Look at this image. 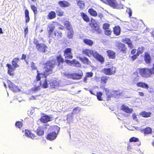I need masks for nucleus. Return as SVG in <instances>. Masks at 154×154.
Masks as SVG:
<instances>
[{
    "label": "nucleus",
    "mask_w": 154,
    "mask_h": 154,
    "mask_svg": "<svg viewBox=\"0 0 154 154\" xmlns=\"http://www.w3.org/2000/svg\"><path fill=\"white\" fill-rule=\"evenodd\" d=\"M58 34L57 35L58 38H61L62 37V33L60 31H57V32Z\"/></svg>",
    "instance_id": "55"
},
{
    "label": "nucleus",
    "mask_w": 154,
    "mask_h": 154,
    "mask_svg": "<svg viewBox=\"0 0 154 154\" xmlns=\"http://www.w3.org/2000/svg\"><path fill=\"white\" fill-rule=\"evenodd\" d=\"M77 5L80 9H82L85 7V2L82 0H78L77 2Z\"/></svg>",
    "instance_id": "38"
},
{
    "label": "nucleus",
    "mask_w": 154,
    "mask_h": 154,
    "mask_svg": "<svg viewBox=\"0 0 154 154\" xmlns=\"http://www.w3.org/2000/svg\"><path fill=\"white\" fill-rule=\"evenodd\" d=\"M137 70L138 71L140 75L143 77L147 78L151 77L154 75L150 68H138Z\"/></svg>",
    "instance_id": "3"
},
{
    "label": "nucleus",
    "mask_w": 154,
    "mask_h": 154,
    "mask_svg": "<svg viewBox=\"0 0 154 154\" xmlns=\"http://www.w3.org/2000/svg\"><path fill=\"white\" fill-rule=\"evenodd\" d=\"M57 133L55 131L50 132L48 134L46 137V138L49 140H52L55 139L57 136Z\"/></svg>",
    "instance_id": "15"
},
{
    "label": "nucleus",
    "mask_w": 154,
    "mask_h": 154,
    "mask_svg": "<svg viewBox=\"0 0 154 154\" xmlns=\"http://www.w3.org/2000/svg\"><path fill=\"white\" fill-rule=\"evenodd\" d=\"M122 41L127 45L131 41L129 38H126L122 39Z\"/></svg>",
    "instance_id": "48"
},
{
    "label": "nucleus",
    "mask_w": 154,
    "mask_h": 154,
    "mask_svg": "<svg viewBox=\"0 0 154 154\" xmlns=\"http://www.w3.org/2000/svg\"><path fill=\"white\" fill-rule=\"evenodd\" d=\"M31 67L32 70H38L37 69V66H36L35 63L33 62L31 63Z\"/></svg>",
    "instance_id": "47"
},
{
    "label": "nucleus",
    "mask_w": 154,
    "mask_h": 154,
    "mask_svg": "<svg viewBox=\"0 0 154 154\" xmlns=\"http://www.w3.org/2000/svg\"><path fill=\"white\" fill-rule=\"evenodd\" d=\"M79 60L84 64L89 65L91 64V62L89 59L85 57H79Z\"/></svg>",
    "instance_id": "27"
},
{
    "label": "nucleus",
    "mask_w": 154,
    "mask_h": 154,
    "mask_svg": "<svg viewBox=\"0 0 154 154\" xmlns=\"http://www.w3.org/2000/svg\"><path fill=\"white\" fill-rule=\"evenodd\" d=\"M28 32V28L27 27H26L24 29V32L25 34H26Z\"/></svg>",
    "instance_id": "62"
},
{
    "label": "nucleus",
    "mask_w": 154,
    "mask_h": 154,
    "mask_svg": "<svg viewBox=\"0 0 154 154\" xmlns=\"http://www.w3.org/2000/svg\"><path fill=\"white\" fill-rule=\"evenodd\" d=\"M56 12L57 15L60 17H61L64 15V12L59 7H57Z\"/></svg>",
    "instance_id": "39"
},
{
    "label": "nucleus",
    "mask_w": 154,
    "mask_h": 154,
    "mask_svg": "<svg viewBox=\"0 0 154 154\" xmlns=\"http://www.w3.org/2000/svg\"><path fill=\"white\" fill-rule=\"evenodd\" d=\"M33 43L35 45L36 48L38 50H41L42 52L44 53L47 51L48 47L45 44L39 43L38 40L36 39H34Z\"/></svg>",
    "instance_id": "6"
},
{
    "label": "nucleus",
    "mask_w": 154,
    "mask_h": 154,
    "mask_svg": "<svg viewBox=\"0 0 154 154\" xmlns=\"http://www.w3.org/2000/svg\"><path fill=\"white\" fill-rule=\"evenodd\" d=\"M141 131L143 132L145 135H146L151 134L152 131L151 128L148 127L143 129L141 130Z\"/></svg>",
    "instance_id": "28"
},
{
    "label": "nucleus",
    "mask_w": 154,
    "mask_h": 154,
    "mask_svg": "<svg viewBox=\"0 0 154 154\" xmlns=\"http://www.w3.org/2000/svg\"><path fill=\"white\" fill-rule=\"evenodd\" d=\"M81 16L83 20L86 22L88 23L90 21V19L88 16L85 13L81 12L80 13Z\"/></svg>",
    "instance_id": "31"
},
{
    "label": "nucleus",
    "mask_w": 154,
    "mask_h": 154,
    "mask_svg": "<svg viewBox=\"0 0 154 154\" xmlns=\"http://www.w3.org/2000/svg\"><path fill=\"white\" fill-rule=\"evenodd\" d=\"M144 60L147 64H150L151 62V57L149 54L147 52L145 53Z\"/></svg>",
    "instance_id": "24"
},
{
    "label": "nucleus",
    "mask_w": 154,
    "mask_h": 154,
    "mask_svg": "<svg viewBox=\"0 0 154 154\" xmlns=\"http://www.w3.org/2000/svg\"><path fill=\"white\" fill-rule=\"evenodd\" d=\"M55 29V26L54 24L51 23L48 25L47 29V31L49 37L52 36L53 33Z\"/></svg>",
    "instance_id": "12"
},
{
    "label": "nucleus",
    "mask_w": 154,
    "mask_h": 154,
    "mask_svg": "<svg viewBox=\"0 0 154 154\" xmlns=\"http://www.w3.org/2000/svg\"><path fill=\"white\" fill-rule=\"evenodd\" d=\"M109 79V77L106 76H102L101 79V82L103 83L106 84Z\"/></svg>",
    "instance_id": "41"
},
{
    "label": "nucleus",
    "mask_w": 154,
    "mask_h": 154,
    "mask_svg": "<svg viewBox=\"0 0 154 154\" xmlns=\"http://www.w3.org/2000/svg\"><path fill=\"white\" fill-rule=\"evenodd\" d=\"M114 95H115L116 96L117 95H121V93L118 91H113Z\"/></svg>",
    "instance_id": "54"
},
{
    "label": "nucleus",
    "mask_w": 154,
    "mask_h": 154,
    "mask_svg": "<svg viewBox=\"0 0 154 154\" xmlns=\"http://www.w3.org/2000/svg\"><path fill=\"white\" fill-rule=\"evenodd\" d=\"M79 74L75 73L68 75L69 78L73 79H81L83 75L82 70H81Z\"/></svg>",
    "instance_id": "11"
},
{
    "label": "nucleus",
    "mask_w": 154,
    "mask_h": 154,
    "mask_svg": "<svg viewBox=\"0 0 154 154\" xmlns=\"http://www.w3.org/2000/svg\"><path fill=\"white\" fill-rule=\"evenodd\" d=\"M89 91L91 94L94 95H95V93L92 90H89Z\"/></svg>",
    "instance_id": "63"
},
{
    "label": "nucleus",
    "mask_w": 154,
    "mask_h": 154,
    "mask_svg": "<svg viewBox=\"0 0 154 154\" xmlns=\"http://www.w3.org/2000/svg\"><path fill=\"white\" fill-rule=\"evenodd\" d=\"M51 88H55L59 86V82L56 80L51 81L49 83Z\"/></svg>",
    "instance_id": "18"
},
{
    "label": "nucleus",
    "mask_w": 154,
    "mask_h": 154,
    "mask_svg": "<svg viewBox=\"0 0 154 154\" xmlns=\"http://www.w3.org/2000/svg\"><path fill=\"white\" fill-rule=\"evenodd\" d=\"M72 65H74L75 67H80L81 66V64L79 61L73 59L72 60Z\"/></svg>",
    "instance_id": "42"
},
{
    "label": "nucleus",
    "mask_w": 154,
    "mask_h": 154,
    "mask_svg": "<svg viewBox=\"0 0 154 154\" xmlns=\"http://www.w3.org/2000/svg\"><path fill=\"white\" fill-rule=\"evenodd\" d=\"M104 32L105 34L108 36H110L111 35L112 32V31L111 29L109 28L106 30H104Z\"/></svg>",
    "instance_id": "43"
},
{
    "label": "nucleus",
    "mask_w": 154,
    "mask_h": 154,
    "mask_svg": "<svg viewBox=\"0 0 154 154\" xmlns=\"http://www.w3.org/2000/svg\"><path fill=\"white\" fill-rule=\"evenodd\" d=\"M108 66L105 68L101 70L100 72L103 74L108 75H114L116 72V68L110 65H108Z\"/></svg>",
    "instance_id": "4"
},
{
    "label": "nucleus",
    "mask_w": 154,
    "mask_h": 154,
    "mask_svg": "<svg viewBox=\"0 0 154 154\" xmlns=\"http://www.w3.org/2000/svg\"><path fill=\"white\" fill-rule=\"evenodd\" d=\"M136 49H133L131 51V54L134 55L136 51Z\"/></svg>",
    "instance_id": "58"
},
{
    "label": "nucleus",
    "mask_w": 154,
    "mask_h": 154,
    "mask_svg": "<svg viewBox=\"0 0 154 154\" xmlns=\"http://www.w3.org/2000/svg\"><path fill=\"white\" fill-rule=\"evenodd\" d=\"M113 34L116 36L120 35L121 29L120 27L119 26H116L113 29Z\"/></svg>",
    "instance_id": "26"
},
{
    "label": "nucleus",
    "mask_w": 154,
    "mask_h": 154,
    "mask_svg": "<svg viewBox=\"0 0 154 154\" xmlns=\"http://www.w3.org/2000/svg\"><path fill=\"white\" fill-rule=\"evenodd\" d=\"M136 85L138 87H141L146 89H148L149 88V86L147 84L141 82L137 83Z\"/></svg>",
    "instance_id": "25"
},
{
    "label": "nucleus",
    "mask_w": 154,
    "mask_h": 154,
    "mask_svg": "<svg viewBox=\"0 0 154 154\" xmlns=\"http://www.w3.org/2000/svg\"><path fill=\"white\" fill-rule=\"evenodd\" d=\"M88 12L91 16L96 17L97 15V13L96 11L92 8H90L88 10Z\"/></svg>",
    "instance_id": "36"
},
{
    "label": "nucleus",
    "mask_w": 154,
    "mask_h": 154,
    "mask_svg": "<svg viewBox=\"0 0 154 154\" xmlns=\"http://www.w3.org/2000/svg\"><path fill=\"white\" fill-rule=\"evenodd\" d=\"M140 114L143 117L148 118L151 116L152 113L150 112H147L146 111H142Z\"/></svg>",
    "instance_id": "35"
},
{
    "label": "nucleus",
    "mask_w": 154,
    "mask_h": 154,
    "mask_svg": "<svg viewBox=\"0 0 154 154\" xmlns=\"http://www.w3.org/2000/svg\"><path fill=\"white\" fill-rule=\"evenodd\" d=\"M63 25L66 29L69 31L70 34H68V36L69 38H72L74 32L72 27L71 23L68 21H65L64 22Z\"/></svg>",
    "instance_id": "8"
},
{
    "label": "nucleus",
    "mask_w": 154,
    "mask_h": 154,
    "mask_svg": "<svg viewBox=\"0 0 154 154\" xmlns=\"http://www.w3.org/2000/svg\"><path fill=\"white\" fill-rule=\"evenodd\" d=\"M26 54H22V57L20 58V59L22 60H24L26 62L27 61L26 60Z\"/></svg>",
    "instance_id": "52"
},
{
    "label": "nucleus",
    "mask_w": 154,
    "mask_h": 154,
    "mask_svg": "<svg viewBox=\"0 0 154 154\" xmlns=\"http://www.w3.org/2000/svg\"><path fill=\"white\" fill-rule=\"evenodd\" d=\"M55 60L53 59L47 61L45 64V66L43 68L42 72L37 70V75L35 76V80L36 82L40 81V86L44 88L48 87V84L47 79L48 76L53 73V69L55 67Z\"/></svg>",
    "instance_id": "1"
},
{
    "label": "nucleus",
    "mask_w": 154,
    "mask_h": 154,
    "mask_svg": "<svg viewBox=\"0 0 154 154\" xmlns=\"http://www.w3.org/2000/svg\"><path fill=\"white\" fill-rule=\"evenodd\" d=\"M128 47L131 49H133L134 48V45L132 43V41L130 42L129 43H128L127 44Z\"/></svg>",
    "instance_id": "53"
},
{
    "label": "nucleus",
    "mask_w": 154,
    "mask_h": 154,
    "mask_svg": "<svg viewBox=\"0 0 154 154\" xmlns=\"http://www.w3.org/2000/svg\"><path fill=\"white\" fill-rule=\"evenodd\" d=\"M103 95V93L100 92H97L96 94H95L97 97V99L99 101H101L103 100V99L102 96Z\"/></svg>",
    "instance_id": "40"
},
{
    "label": "nucleus",
    "mask_w": 154,
    "mask_h": 154,
    "mask_svg": "<svg viewBox=\"0 0 154 154\" xmlns=\"http://www.w3.org/2000/svg\"><path fill=\"white\" fill-rule=\"evenodd\" d=\"M8 87L10 89L14 92H19L20 90L18 86L16 85L14 83L11 82L9 84Z\"/></svg>",
    "instance_id": "17"
},
{
    "label": "nucleus",
    "mask_w": 154,
    "mask_h": 154,
    "mask_svg": "<svg viewBox=\"0 0 154 154\" xmlns=\"http://www.w3.org/2000/svg\"><path fill=\"white\" fill-rule=\"evenodd\" d=\"M139 95L141 97H143L144 95V94L142 92H138Z\"/></svg>",
    "instance_id": "59"
},
{
    "label": "nucleus",
    "mask_w": 154,
    "mask_h": 154,
    "mask_svg": "<svg viewBox=\"0 0 154 154\" xmlns=\"http://www.w3.org/2000/svg\"><path fill=\"white\" fill-rule=\"evenodd\" d=\"M128 14L129 17H130L132 16V11L130 9L128 10Z\"/></svg>",
    "instance_id": "60"
},
{
    "label": "nucleus",
    "mask_w": 154,
    "mask_h": 154,
    "mask_svg": "<svg viewBox=\"0 0 154 154\" xmlns=\"http://www.w3.org/2000/svg\"><path fill=\"white\" fill-rule=\"evenodd\" d=\"M20 61V59L17 57L14 58L12 61V63L13 66L14 68L19 67V65L17 64L18 62Z\"/></svg>",
    "instance_id": "30"
},
{
    "label": "nucleus",
    "mask_w": 154,
    "mask_h": 154,
    "mask_svg": "<svg viewBox=\"0 0 154 154\" xmlns=\"http://www.w3.org/2000/svg\"><path fill=\"white\" fill-rule=\"evenodd\" d=\"M107 4L113 8H116L117 6V3L116 0H105Z\"/></svg>",
    "instance_id": "21"
},
{
    "label": "nucleus",
    "mask_w": 154,
    "mask_h": 154,
    "mask_svg": "<svg viewBox=\"0 0 154 154\" xmlns=\"http://www.w3.org/2000/svg\"><path fill=\"white\" fill-rule=\"evenodd\" d=\"M139 141V139L135 137H131L129 140V141L131 142H138Z\"/></svg>",
    "instance_id": "46"
},
{
    "label": "nucleus",
    "mask_w": 154,
    "mask_h": 154,
    "mask_svg": "<svg viewBox=\"0 0 154 154\" xmlns=\"http://www.w3.org/2000/svg\"><path fill=\"white\" fill-rule=\"evenodd\" d=\"M98 16L101 20H102L104 17L103 14L101 13H98Z\"/></svg>",
    "instance_id": "57"
},
{
    "label": "nucleus",
    "mask_w": 154,
    "mask_h": 154,
    "mask_svg": "<svg viewBox=\"0 0 154 154\" xmlns=\"http://www.w3.org/2000/svg\"><path fill=\"white\" fill-rule=\"evenodd\" d=\"M153 91H154L153 89V88H150V90L149 91V93H151V92H153Z\"/></svg>",
    "instance_id": "64"
},
{
    "label": "nucleus",
    "mask_w": 154,
    "mask_h": 154,
    "mask_svg": "<svg viewBox=\"0 0 154 154\" xmlns=\"http://www.w3.org/2000/svg\"><path fill=\"white\" fill-rule=\"evenodd\" d=\"M23 125L22 122L20 121H17L15 123V126L19 128H21Z\"/></svg>",
    "instance_id": "49"
},
{
    "label": "nucleus",
    "mask_w": 154,
    "mask_h": 154,
    "mask_svg": "<svg viewBox=\"0 0 154 154\" xmlns=\"http://www.w3.org/2000/svg\"><path fill=\"white\" fill-rule=\"evenodd\" d=\"M91 28V31L92 32H96L97 34H100L102 31L100 28V25L97 23L90 24Z\"/></svg>",
    "instance_id": "7"
},
{
    "label": "nucleus",
    "mask_w": 154,
    "mask_h": 154,
    "mask_svg": "<svg viewBox=\"0 0 154 154\" xmlns=\"http://www.w3.org/2000/svg\"><path fill=\"white\" fill-rule=\"evenodd\" d=\"M65 61L67 63L69 64L70 65H72V63L73 62L72 60H66Z\"/></svg>",
    "instance_id": "56"
},
{
    "label": "nucleus",
    "mask_w": 154,
    "mask_h": 154,
    "mask_svg": "<svg viewBox=\"0 0 154 154\" xmlns=\"http://www.w3.org/2000/svg\"><path fill=\"white\" fill-rule=\"evenodd\" d=\"M116 48L117 50L119 53L122 54H125L127 53V48L126 45L123 43L120 42H118L116 43L115 45Z\"/></svg>",
    "instance_id": "5"
},
{
    "label": "nucleus",
    "mask_w": 154,
    "mask_h": 154,
    "mask_svg": "<svg viewBox=\"0 0 154 154\" xmlns=\"http://www.w3.org/2000/svg\"><path fill=\"white\" fill-rule=\"evenodd\" d=\"M31 8L33 11L35 15H36L37 13V8L34 5H31L30 6Z\"/></svg>",
    "instance_id": "44"
},
{
    "label": "nucleus",
    "mask_w": 154,
    "mask_h": 154,
    "mask_svg": "<svg viewBox=\"0 0 154 154\" xmlns=\"http://www.w3.org/2000/svg\"><path fill=\"white\" fill-rule=\"evenodd\" d=\"M82 53L89 57H91L93 55L96 60L101 63L104 61V59L102 55L99 54L97 51H93L92 50L88 49H84L82 51Z\"/></svg>",
    "instance_id": "2"
},
{
    "label": "nucleus",
    "mask_w": 154,
    "mask_h": 154,
    "mask_svg": "<svg viewBox=\"0 0 154 154\" xmlns=\"http://www.w3.org/2000/svg\"><path fill=\"white\" fill-rule=\"evenodd\" d=\"M152 72L154 75V63L152 64V67L150 68Z\"/></svg>",
    "instance_id": "61"
},
{
    "label": "nucleus",
    "mask_w": 154,
    "mask_h": 154,
    "mask_svg": "<svg viewBox=\"0 0 154 154\" xmlns=\"http://www.w3.org/2000/svg\"><path fill=\"white\" fill-rule=\"evenodd\" d=\"M83 41L86 45L89 46H91L94 44L93 41L90 39L85 38L84 39Z\"/></svg>",
    "instance_id": "37"
},
{
    "label": "nucleus",
    "mask_w": 154,
    "mask_h": 154,
    "mask_svg": "<svg viewBox=\"0 0 154 154\" xmlns=\"http://www.w3.org/2000/svg\"><path fill=\"white\" fill-rule=\"evenodd\" d=\"M93 75V73L92 72H88L86 73L85 77H84L83 80L85 82H87L88 78H89L92 77Z\"/></svg>",
    "instance_id": "33"
},
{
    "label": "nucleus",
    "mask_w": 154,
    "mask_h": 154,
    "mask_svg": "<svg viewBox=\"0 0 154 154\" xmlns=\"http://www.w3.org/2000/svg\"><path fill=\"white\" fill-rule=\"evenodd\" d=\"M52 118L50 117L48 115L44 114L42 116L39 120L40 121L44 123H45L51 121L52 120Z\"/></svg>",
    "instance_id": "14"
},
{
    "label": "nucleus",
    "mask_w": 154,
    "mask_h": 154,
    "mask_svg": "<svg viewBox=\"0 0 154 154\" xmlns=\"http://www.w3.org/2000/svg\"><path fill=\"white\" fill-rule=\"evenodd\" d=\"M49 125L48 124H45L44 125V126H45L44 127H39L36 130L37 134L39 136H41L43 135L44 134V129H47V128L46 126H48Z\"/></svg>",
    "instance_id": "16"
},
{
    "label": "nucleus",
    "mask_w": 154,
    "mask_h": 154,
    "mask_svg": "<svg viewBox=\"0 0 154 154\" xmlns=\"http://www.w3.org/2000/svg\"><path fill=\"white\" fill-rule=\"evenodd\" d=\"M72 49L71 48H67L63 51V56L65 59H72L73 57L72 54Z\"/></svg>",
    "instance_id": "9"
},
{
    "label": "nucleus",
    "mask_w": 154,
    "mask_h": 154,
    "mask_svg": "<svg viewBox=\"0 0 154 154\" xmlns=\"http://www.w3.org/2000/svg\"><path fill=\"white\" fill-rule=\"evenodd\" d=\"M25 134L26 137L32 139H34L36 137L35 134L32 133L31 131L28 130H25Z\"/></svg>",
    "instance_id": "22"
},
{
    "label": "nucleus",
    "mask_w": 154,
    "mask_h": 154,
    "mask_svg": "<svg viewBox=\"0 0 154 154\" xmlns=\"http://www.w3.org/2000/svg\"><path fill=\"white\" fill-rule=\"evenodd\" d=\"M56 16L55 12L53 11L50 12L47 16L48 18L50 20L55 18L56 17Z\"/></svg>",
    "instance_id": "34"
},
{
    "label": "nucleus",
    "mask_w": 154,
    "mask_h": 154,
    "mask_svg": "<svg viewBox=\"0 0 154 154\" xmlns=\"http://www.w3.org/2000/svg\"><path fill=\"white\" fill-rule=\"evenodd\" d=\"M57 63V66L60 68H63V64L64 62V60L62 55L60 54L57 56L56 57Z\"/></svg>",
    "instance_id": "10"
},
{
    "label": "nucleus",
    "mask_w": 154,
    "mask_h": 154,
    "mask_svg": "<svg viewBox=\"0 0 154 154\" xmlns=\"http://www.w3.org/2000/svg\"><path fill=\"white\" fill-rule=\"evenodd\" d=\"M121 109L124 112L128 113H131L132 112L133 109L129 108L127 106L122 105L121 107Z\"/></svg>",
    "instance_id": "23"
},
{
    "label": "nucleus",
    "mask_w": 154,
    "mask_h": 154,
    "mask_svg": "<svg viewBox=\"0 0 154 154\" xmlns=\"http://www.w3.org/2000/svg\"><path fill=\"white\" fill-rule=\"evenodd\" d=\"M35 86L33 88H32V90L33 91H37L39 90L40 89V86Z\"/></svg>",
    "instance_id": "51"
},
{
    "label": "nucleus",
    "mask_w": 154,
    "mask_h": 154,
    "mask_svg": "<svg viewBox=\"0 0 154 154\" xmlns=\"http://www.w3.org/2000/svg\"><path fill=\"white\" fill-rule=\"evenodd\" d=\"M58 4L62 8L69 7L71 5L70 3L68 2L65 0L59 1L58 2Z\"/></svg>",
    "instance_id": "19"
},
{
    "label": "nucleus",
    "mask_w": 154,
    "mask_h": 154,
    "mask_svg": "<svg viewBox=\"0 0 154 154\" xmlns=\"http://www.w3.org/2000/svg\"><path fill=\"white\" fill-rule=\"evenodd\" d=\"M110 25L109 24L107 23H104L103 25V30H105L109 28Z\"/></svg>",
    "instance_id": "45"
},
{
    "label": "nucleus",
    "mask_w": 154,
    "mask_h": 154,
    "mask_svg": "<svg viewBox=\"0 0 154 154\" xmlns=\"http://www.w3.org/2000/svg\"><path fill=\"white\" fill-rule=\"evenodd\" d=\"M6 66L8 67V73L11 76H13L14 75V71L15 69V68L10 64L8 63L6 64Z\"/></svg>",
    "instance_id": "20"
},
{
    "label": "nucleus",
    "mask_w": 154,
    "mask_h": 154,
    "mask_svg": "<svg viewBox=\"0 0 154 154\" xmlns=\"http://www.w3.org/2000/svg\"><path fill=\"white\" fill-rule=\"evenodd\" d=\"M103 90L105 91L106 95L107 96V97L110 98L111 97V95L109 94V89L107 88H104Z\"/></svg>",
    "instance_id": "50"
},
{
    "label": "nucleus",
    "mask_w": 154,
    "mask_h": 154,
    "mask_svg": "<svg viewBox=\"0 0 154 154\" xmlns=\"http://www.w3.org/2000/svg\"><path fill=\"white\" fill-rule=\"evenodd\" d=\"M107 55L110 59H114L116 57V53L113 51L109 50L106 51Z\"/></svg>",
    "instance_id": "29"
},
{
    "label": "nucleus",
    "mask_w": 154,
    "mask_h": 154,
    "mask_svg": "<svg viewBox=\"0 0 154 154\" xmlns=\"http://www.w3.org/2000/svg\"><path fill=\"white\" fill-rule=\"evenodd\" d=\"M144 48L143 47L141 46L138 47L137 50V52L134 55L131 57V58L132 60H134L137 58V57L140 54H142L144 51Z\"/></svg>",
    "instance_id": "13"
},
{
    "label": "nucleus",
    "mask_w": 154,
    "mask_h": 154,
    "mask_svg": "<svg viewBox=\"0 0 154 154\" xmlns=\"http://www.w3.org/2000/svg\"><path fill=\"white\" fill-rule=\"evenodd\" d=\"M25 22L26 23H29L30 20V18L29 16V12L27 9H25L24 11Z\"/></svg>",
    "instance_id": "32"
}]
</instances>
